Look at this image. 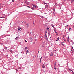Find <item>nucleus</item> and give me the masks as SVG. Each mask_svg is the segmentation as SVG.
I'll return each instance as SVG.
<instances>
[{"mask_svg": "<svg viewBox=\"0 0 74 74\" xmlns=\"http://www.w3.org/2000/svg\"><path fill=\"white\" fill-rule=\"evenodd\" d=\"M18 39H19V37L18 36L16 37L15 38V39L16 40H18Z\"/></svg>", "mask_w": 74, "mask_h": 74, "instance_id": "obj_1", "label": "nucleus"}, {"mask_svg": "<svg viewBox=\"0 0 74 74\" xmlns=\"http://www.w3.org/2000/svg\"><path fill=\"white\" fill-rule=\"evenodd\" d=\"M28 52H29V50H27V51H26V55H27V54L28 53Z\"/></svg>", "mask_w": 74, "mask_h": 74, "instance_id": "obj_2", "label": "nucleus"}, {"mask_svg": "<svg viewBox=\"0 0 74 74\" xmlns=\"http://www.w3.org/2000/svg\"><path fill=\"white\" fill-rule=\"evenodd\" d=\"M53 56V53H51L50 55V56Z\"/></svg>", "mask_w": 74, "mask_h": 74, "instance_id": "obj_3", "label": "nucleus"}, {"mask_svg": "<svg viewBox=\"0 0 74 74\" xmlns=\"http://www.w3.org/2000/svg\"><path fill=\"white\" fill-rule=\"evenodd\" d=\"M32 5L33 7H34V8H36V7H36V5H34L33 4Z\"/></svg>", "mask_w": 74, "mask_h": 74, "instance_id": "obj_4", "label": "nucleus"}, {"mask_svg": "<svg viewBox=\"0 0 74 74\" xmlns=\"http://www.w3.org/2000/svg\"><path fill=\"white\" fill-rule=\"evenodd\" d=\"M26 25H27V27H29V24H27Z\"/></svg>", "mask_w": 74, "mask_h": 74, "instance_id": "obj_5", "label": "nucleus"}, {"mask_svg": "<svg viewBox=\"0 0 74 74\" xmlns=\"http://www.w3.org/2000/svg\"><path fill=\"white\" fill-rule=\"evenodd\" d=\"M51 26L52 27H53V28L55 29V27H54V25H53V24H51Z\"/></svg>", "mask_w": 74, "mask_h": 74, "instance_id": "obj_6", "label": "nucleus"}, {"mask_svg": "<svg viewBox=\"0 0 74 74\" xmlns=\"http://www.w3.org/2000/svg\"><path fill=\"white\" fill-rule=\"evenodd\" d=\"M59 37H58L57 38V40H56V41H59Z\"/></svg>", "mask_w": 74, "mask_h": 74, "instance_id": "obj_7", "label": "nucleus"}, {"mask_svg": "<svg viewBox=\"0 0 74 74\" xmlns=\"http://www.w3.org/2000/svg\"><path fill=\"white\" fill-rule=\"evenodd\" d=\"M42 67L43 68H45V66H44V64H43Z\"/></svg>", "mask_w": 74, "mask_h": 74, "instance_id": "obj_8", "label": "nucleus"}, {"mask_svg": "<svg viewBox=\"0 0 74 74\" xmlns=\"http://www.w3.org/2000/svg\"><path fill=\"white\" fill-rule=\"evenodd\" d=\"M71 42L72 43V45H74V41H71Z\"/></svg>", "mask_w": 74, "mask_h": 74, "instance_id": "obj_9", "label": "nucleus"}, {"mask_svg": "<svg viewBox=\"0 0 74 74\" xmlns=\"http://www.w3.org/2000/svg\"><path fill=\"white\" fill-rule=\"evenodd\" d=\"M54 30L55 33H56L57 34V32H56V29H54Z\"/></svg>", "mask_w": 74, "mask_h": 74, "instance_id": "obj_10", "label": "nucleus"}, {"mask_svg": "<svg viewBox=\"0 0 74 74\" xmlns=\"http://www.w3.org/2000/svg\"><path fill=\"white\" fill-rule=\"evenodd\" d=\"M5 18V17H0V18Z\"/></svg>", "mask_w": 74, "mask_h": 74, "instance_id": "obj_11", "label": "nucleus"}, {"mask_svg": "<svg viewBox=\"0 0 74 74\" xmlns=\"http://www.w3.org/2000/svg\"><path fill=\"white\" fill-rule=\"evenodd\" d=\"M56 62H55L54 65V66H56Z\"/></svg>", "mask_w": 74, "mask_h": 74, "instance_id": "obj_12", "label": "nucleus"}, {"mask_svg": "<svg viewBox=\"0 0 74 74\" xmlns=\"http://www.w3.org/2000/svg\"><path fill=\"white\" fill-rule=\"evenodd\" d=\"M54 69H55V70H56V66H54Z\"/></svg>", "mask_w": 74, "mask_h": 74, "instance_id": "obj_13", "label": "nucleus"}, {"mask_svg": "<svg viewBox=\"0 0 74 74\" xmlns=\"http://www.w3.org/2000/svg\"><path fill=\"white\" fill-rule=\"evenodd\" d=\"M10 52H11V53H12L13 51H12V50H10Z\"/></svg>", "mask_w": 74, "mask_h": 74, "instance_id": "obj_14", "label": "nucleus"}, {"mask_svg": "<svg viewBox=\"0 0 74 74\" xmlns=\"http://www.w3.org/2000/svg\"><path fill=\"white\" fill-rule=\"evenodd\" d=\"M53 45H51V47H53Z\"/></svg>", "mask_w": 74, "mask_h": 74, "instance_id": "obj_15", "label": "nucleus"}, {"mask_svg": "<svg viewBox=\"0 0 74 74\" xmlns=\"http://www.w3.org/2000/svg\"><path fill=\"white\" fill-rule=\"evenodd\" d=\"M74 0H71V2L73 3V2H74Z\"/></svg>", "mask_w": 74, "mask_h": 74, "instance_id": "obj_16", "label": "nucleus"}, {"mask_svg": "<svg viewBox=\"0 0 74 74\" xmlns=\"http://www.w3.org/2000/svg\"><path fill=\"white\" fill-rule=\"evenodd\" d=\"M21 30V28H19L18 29V31H19V30Z\"/></svg>", "mask_w": 74, "mask_h": 74, "instance_id": "obj_17", "label": "nucleus"}, {"mask_svg": "<svg viewBox=\"0 0 74 74\" xmlns=\"http://www.w3.org/2000/svg\"><path fill=\"white\" fill-rule=\"evenodd\" d=\"M69 70H70V71H72V70H71V69H68Z\"/></svg>", "mask_w": 74, "mask_h": 74, "instance_id": "obj_18", "label": "nucleus"}, {"mask_svg": "<svg viewBox=\"0 0 74 74\" xmlns=\"http://www.w3.org/2000/svg\"><path fill=\"white\" fill-rule=\"evenodd\" d=\"M47 30H48L49 32V28H47Z\"/></svg>", "mask_w": 74, "mask_h": 74, "instance_id": "obj_19", "label": "nucleus"}, {"mask_svg": "<svg viewBox=\"0 0 74 74\" xmlns=\"http://www.w3.org/2000/svg\"><path fill=\"white\" fill-rule=\"evenodd\" d=\"M69 31L70 30H71V28H69Z\"/></svg>", "mask_w": 74, "mask_h": 74, "instance_id": "obj_20", "label": "nucleus"}, {"mask_svg": "<svg viewBox=\"0 0 74 74\" xmlns=\"http://www.w3.org/2000/svg\"><path fill=\"white\" fill-rule=\"evenodd\" d=\"M41 59H40V63H41Z\"/></svg>", "mask_w": 74, "mask_h": 74, "instance_id": "obj_21", "label": "nucleus"}, {"mask_svg": "<svg viewBox=\"0 0 74 74\" xmlns=\"http://www.w3.org/2000/svg\"><path fill=\"white\" fill-rule=\"evenodd\" d=\"M53 11H55V8L53 9Z\"/></svg>", "mask_w": 74, "mask_h": 74, "instance_id": "obj_22", "label": "nucleus"}, {"mask_svg": "<svg viewBox=\"0 0 74 74\" xmlns=\"http://www.w3.org/2000/svg\"><path fill=\"white\" fill-rule=\"evenodd\" d=\"M25 42H27V41H26V40H25Z\"/></svg>", "mask_w": 74, "mask_h": 74, "instance_id": "obj_23", "label": "nucleus"}, {"mask_svg": "<svg viewBox=\"0 0 74 74\" xmlns=\"http://www.w3.org/2000/svg\"><path fill=\"white\" fill-rule=\"evenodd\" d=\"M64 37H65L64 35H63V38H64Z\"/></svg>", "mask_w": 74, "mask_h": 74, "instance_id": "obj_24", "label": "nucleus"}, {"mask_svg": "<svg viewBox=\"0 0 74 74\" xmlns=\"http://www.w3.org/2000/svg\"><path fill=\"white\" fill-rule=\"evenodd\" d=\"M28 33H29V34H31V33H30V32H28Z\"/></svg>", "mask_w": 74, "mask_h": 74, "instance_id": "obj_25", "label": "nucleus"}, {"mask_svg": "<svg viewBox=\"0 0 74 74\" xmlns=\"http://www.w3.org/2000/svg\"><path fill=\"white\" fill-rule=\"evenodd\" d=\"M45 36L46 37H47V35H45Z\"/></svg>", "mask_w": 74, "mask_h": 74, "instance_id": "obj_26", "label": "nucleus"}, {"mask_svg": "<svg viewBox=\"0 0 74 74\" xmlns=\"http://www.w3.org/2000/svg\"><path fill=\"white\" fill-rule=\"evenodd\" d=\"M46 40H48V38L47 37H46Z\"/></svg>", "mask_w": 74, "mask_h": 74, "instance_id": "obj_27", "label": "nucleus"}, {"mask_svg": "<svg viewBox=\"0 0 74 74\" xmlns=\"http://www.w3.org/2000/svg\"><path fill=\"white\" fill-rule=\"evenodd\" d=\"M45 5H46V6H48V5H47V4H46Z\"/></svg>", "mask_w": 74, "mask_h": 74, "instance_id": "obj_28", "label": "nucleus"}, {"mask_svg": "<svg viewBox=\"0 0 74 74\" xmlns=\"http://www.w3.org/2000/svg\"><path fill=\"white\" fill-rule=\"evenodd\" d=\"M31 8V9H32V10H33V9H34L33 8Z\"/></svg>", "mask_w": 74, "mask_h": 74, "instance_id": "obj_29", "label": "nucleus"}, {"mask_svg": "<svg viewBox=\"0 0 74 74\" xmlns=\"http://www.w3.org/2000/svg\"><path fill=\"white\" fill-rule=\"evenodd\" d=\"M72 74H74V72H73V71H72Z\"/></svg>", "mask_w": 74, "mask_h": 74, "instance_id": "obj_30", "label": "nucleus"}, {"mask_svg": "<svg viewBox=\"0 0 74 74\" xmlns=\"http://www.w3.org/2000/svg\"><path fill=\"white\" fill-rule=\"evenodd\" d=\"M30 40H32V37H30Z\"/></svg>", "mask_w": 74, "mask_h": 74, "instance_id": "obj_31", "label": "nucleus"}, {"mask_svg": "<svg viewBox=\"0 0 74 74\" xmlns=\"http://www.w3.org/2000/svg\"><path fill=\"white\" fill-rule=\"evenodd\" d=\"M27 49V47H25V49Z\"/></svg>", "mask_w": 74, "mask_h": 74, "instance_id": "obj_32", "label": "nucleus"}, {"mask_svg": "<svg viewBox=\"0 0 74 74\" xmlns=\"http://www.w3.org/2000/svg\"><path fill=\"white\" fill-rule=\"evenodd\" d=\"M71 49V51H72V52H73V50Z\"/></svg>", "mask_w": 74, "mask_h": 74, "instance_id": "obj_33", "label": "nucleus"}, {"mask_svg": "<svg viewBox=\"0 0 74 74\" xmlns=\"http://www.w3.org/2000/svg\"><path fill=\"white\" fill-rule=\"evenodd\" d=\"M27 7H28L29 8H30V7L29 6H27Z\"/></svg>", "mask_w": 74, "mask_h": 74, "instance_id": "obj_34", "label": "nucleus"}, {"mask_svg": "<svg viewBox=\"0 0 74 74\" xmlns=\"http://www.w3.org/2000/svg\"><path fill=\"white\" fill-rule=\"evenodd\" d=\"M48 34H49V35H50V32H48Z\"/></svg>", "mask_w": 74, "mask_h": 74, "instance_id": "obj_35", "label": "nucleus"}, {"mask_svg": "<svg viewBox=\"0 0 74 74\" xmlns=\"http://www.w3.org/2000/svg\"><path fill=\"white\" fill-rule=\"evenodd\" d=\"M62 45H63V46H64V44H62Z\"/></svg>", "mask_w": 74, "mask_h": 74, "instance_id": "obj_36", "label": "nucleus"}, {"mask_svg": "<svg viewBox=\"0 0 74 74\" xmlns=\"http://www.w3.org/2000/svg\"><path fill=\"white\" fill-rule=\"evenodd\" d=\"M5 49H7V47H5Z\"/></svg>", "mask_w": 74, "mask_h": 74, "instance_id": "obj_37", "label": "nucleus"}, {"mask_svg": "<svg viewBox=\"0 0 74 74\" xmlns=\"http://www.w3.org/2000/svg\"><path fill=\"white\" fill-rule=\"evenodd\" d=\"M42 56L41 57V58H40V59H42Z\"/></svg>", "mask_w": 74, "mask_h": 74, "instance_id": "obj_38", "label": "nucleus"}, {"mask_svg": "<svg viewBox=\"0 0 74 74\" xmlns=\"http://www.w3.org/2000/svg\"><path fill=\"white\" fill-rule=\"evenodd\" d=\"M12 1L13 2H14V0H12Z\"/></svg>", "mask_w": 74, "mask_h": 74, "instance_id": "obj_39", "label": "nucleus"}, {"mask_svg": "<svg viewBox=\"0 0 74 74\" xmlns=\"http://www.w3.org/2000/svg\"><path fill=\"white\" fill-rule=\"evenodd\" d=\"M45 33H47V31H46L45 32Z\"/></svg>", "mask_w": 74, "mask_h": 74, "instance_id": "obj_40", "label": "nucleus"}, {"mask_svg": "<svg viewBox=\"0 0 74 74\" xmlns=\"http://www.w3.org/2000/svg\"><path fill=\"white\" fill-rule=\"evenodd\" d=\"M44 4H46L47 3H45V2H44Z\"/></svg>", "mask_w": 74, "mask_h": 74, "instance_id": "obj_41", "label": "nucleus"}, {"mask_svg": "<svg viewBox=\"0 0 74 74\" xmlns=\"http://www.w3.org/2000/svg\"><path fill=\"white\" fill-rule=\"evenodd\" d=\"M46 34H47V33H45V36L46 35Z\"/></svg>", "mask_w": 74, "mask_h": 74, "instance_id": "obj_42", "label": "nucleus"}, {"mask_svg": "<svg viewBox=\"0 0 74 74\" xmlns=\"http://www.w3.org/2000/svg\"><path fill=\"white\" fill-rule=\"evenodd\" d=\"M64 41H66V39L64 40Z\"/></svg>", "mask_w": 74, "mask_h": 74, "instance_id": "obj_43", "label": "nucleus"}, {"mask_svg": "<svg viewBox=\"0 0 74 74\" xmlns=\"http://www.w3.org/2000/svg\"><path fill=\"white\" fill-rule=\"evenodd\" d=\"M25 4H26V1H25Z\"/></svg>", "mask_w": 74, "mask_h": 74, "instance_id": "obj_44", "label": "nucleus"}, {"mask_svg": "<svg viewBox=\"0 0 74 74\" xmlns=\"http://www.w3.org/2000/svg\"><path fill=\"white\" fill-rule=\"evenodd\" d=\"M19 69H21V67H20L19 68Z\"/></svg>", "mask_w": 74, "mask_h": 74, "instance_id": "obj_45", "label": "nucleus"}, {"mask_svg": "<svg viewBox=\"0 0 74 74\" xmlns=\"http://www.w3.org/2000/svg\"><path fill=\"white\" fill-rule=\"evenodd\" d=\"M33 44H35V42H34Z\"/></svg>", "mask_w": 74, "mask_h": 74, "instance_id": "obj_46", "label": "nucleus"}, {"mask_svg": "<svg viewBox=\"0 0 74 74\" xmlns=\"http://www.w3.org/2000/svg\"><path fill=\"white\" fill-rule=\"evenodd\" d=\"M39 52H40V51H38V53H39Z\"/></svg>", "mask_w": 74, "mask_h": 74, "instance_id": "obj_47", "label": "nucleus"}, {"mask_svg": "<svg viewBox=\"0 0 74 74\" xmlns=\"http://www.w3.org/2000/svg\"><path fill=\"white\" fill-rule=\"evenodd\" d=\"M67 41H68V42H69V40H67Z\"/></svg>", "mask_w": 74, "mask_h": 74, "instance_id": "obj_48", "label": "nucleus"}, {"mask_svg": "<svg viewBox=\"0 0 74 74\" xmlns=\"http://www.w3.org/2000/svg\"><path fill=\"white\" fill-rule=\"evenodd\" d=\"M35 41H37V40H35Z\"/></svg>", "mask_w": 74, "mask_h": 74, "instance_id": "obj_49", "label": "nucleus"}, {"mask_svg": "<svg viewBox=\"0 0 74 74\" xmlns=\"http://www.w3.org/2000/svg\"><path fill=\"white\" fill-rule=\"evenodd\" d=\"M73 47H72V49H73Z\"/></svg>", "mask_w": 74, "mask_h": 74, "instance_id": "obj_50", "label": "nucleus"}, {"mask_svg": "<svg viewBox=\"0 0 74 74\" xmlns=\"http://www.w3.org/2000/svg\"><path fill=\"white\" fill-rule=\"evenodd\" d=\"M1 45H2V44H3L2 43H1Z\"/></svg>", "mask_w": 74, "mask_h": 74, "instance_id": "obj_51", "label": "nucleus"}, {"mask_svg": "<svg viewBox=\"0 0 74 74\" xmlns=\"http://www.w3.org/2000/svg\"><path fill=\"white\" fill-rule=\"evenodd\" d=\"M50 38H51V37H50Z\"/></svg>", "mask_w": 74, "mask_h": 74, "instance_id": "obj_52", "label": "nucleus"}, {"mask_svg": "<svg viewBox=\"0 0 74 74\" xmlns=\"http://www.w3.org/2000/svg\"><path fill=\"white\" fill-rule=\"evenodd\" d=\"M68 39L69 38V37H68Z\"/></svg>", "mask_w": 74, "mask_h": 74, "instance_id": "obj_53", "label": "nucleus"}, {"mask_svg": "<svg viewBox=\"0 0 74 74\" xmlns=\"http://www.w3.org/2000/svg\"><path fill=\"white\" fill-rule=\"evenodd\" d=\"M64 43L63 42H62V43Z\"/></svg>", "mask_w": 74, "mask_h": 74, "instance_id": "obj_54", "label": "nucleus"}, {"mask_svg": "<svg viewBox=\"0 0 74 74\" xmlns=\"http://www.w3.org/2000/svg\"><path fill=\"white\" fill-rule=\"evenodd\" d=\"M66 26H68V25H67Z\"/></svg>", "mask_w": 74, "mask_h": 74, "instance_id": "obj_55", "label": "nucleus"}, {"mask_svg": "<svg viewBox=\"0 0 74 74\" xmlns=\"http://www.w3.org/2000/svg\"><path fill=\"white\" fill-rule=\"evenodd\" d=\"M56 34H57V33H56Z\"/></svg>", "mask_w": 74, "mask_h": 74, "instance_id": "obj_56", "label": "nucleus"}, {"mask_svg": "<svg viewBox=\"0 0 74 74\" xmlns=\"http://www.w3.org/2000/svg\"><path fill=\"white\" fill-rule=\"evenodd\" d=\"M73 27L74 28V26H73Z\"/></svg>", "mask_w": 74, "mask_h": 74, "instance_id": "obj_57", "label": "nucleus"}, {"mask_svg": "<svg viewBox=\"0 0 74 74\" xmlns=\"http://www.w3.org/2000/svg\"><path fill=\"white\" fill-rule=\"evenodd\" d=\"M0 74H1L0 73Z\"/></svg>", "mask_w": 74, "mask_h": 74, "instance_id": "obj_58", "label": "nucleus"}, {"mask_svg": "<svg viewBox=\"0 0 74 74\" xmlns=\"http://www.w3.org/2000/svg\"><path fill=\"white\" fill-rule=\"evenodd\" d=\"M73 74H74V73Z\"/></svg>", "mask_w": 74, "mask_h": 74, "instance_id": "obj_59", "label": "nucleus"}]
</instances>
